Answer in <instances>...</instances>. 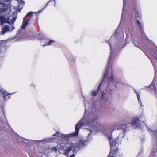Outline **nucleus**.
Returning a JSON list of instances; mask_svg holds the SVG:
<instances>
[{
    "mask_svg": "<svg viewBox=\"0 0 157 157\" xmlns=\"http://www.w3.org/2000/svg\"><path fill=\"white\" fill-rule=\"evenodd\" d=\"M140 37L143 40H148L144 31L140 32Z\"/></svg>",
    "mask_w": 157,
    "mask_h": 157,
    "instance_id": "1a4fd4ad",
    "label": "nucleus"
},
{
    "mask_svg": "<svg viewBox=\"0 0 157 157\" xmlns=\"http://www.w3.org/2000/svg\"><path fill=\"white\" fill-rule=\"evenodd\" d=\"M25 17L23 19V21L22 24L21 26V27L22 29H25L28 25L29 21V20L26 21H25Z\"/></svg>",
    "mask_w": 157,
    "mask_h": 157,
    "instance_id": "f8f14e48",
    "label": "nucleus"
},
{
    "mask_svg": "<svg viewBox=\"0 0 157 157\" xmlns=\"http://www.w3.org/2000/svg\"><path fill=\"white\" fill-rule=\"evenodd\" d=\"M150 87L151 90H153L155 93L157 94V85L156 86L153 82L150 85Z\"/></svg>",
    "mask_w": 157,
    "mask_h": 157,
    "instance_id": "9d476101",
    "label": "nucleus"
},
{
    "mask_svg": "<svg viewBox=\"0 0 157 157\" xmlns=\"http://www.w3.org/2000/svg\"><path fill=\"white\" fill-rule=\"evenodd\" d=\"M19 40L18 39H16V40L15 41V42H18L20 40Z\"/></svg>",
    "mask_w": 157,
    "mask_h": 157,
    "instance_id": "393cba45",
    "label": "nucleus"
},
{
    "mask_svg": "<svg viewBox=\"0 0 157 157\" xmlns=\"http://www.w3.org/2000/svg\"><path fill=\"white\" fill-rule=\"evenodd\" d=\"M110 46L111 52L109 56L107 64L106 67V70L105 72L103 74V78L101 82L98 86L97 90H94L91 91L90 94L93 96H95L99 91L101 86L105 82V79L107 77V84L106 86V93L111 95L113 93L112 86V83L115 82V80L113 78V71L111 67L110 66V64L111 61L114 58V50L115 47V44L114 43L110 44L108 42Z\"/></svg>",
    "mask_w": 157,
    "mask_h": 157,
    "instance_id": "f03ea898",
    "label": "nucleus"
},
{
    "mask_svg": "<svg viewBox=\"0 0 157 157\" xmlns=\"http://www.w3.org/2000/svg\"><path fill=\"white\" fill-rule=\"evenodd\" d=\"M131 124L135 128H139L140 127V123L139 118L137 117H133L131 120Z\"/></svg>",
    "mask_w": 157,
    "mask_h": 157,
    "instance_id": "423d86ee",
    "label": "nucleus"
},
{
    "mask_svg": "<svg viewBox=\"0 0 157 157\" xmlns=\"http://www.w3.org/2000/svg\"><path fill=\"white\" fill-rule=\"evenodd\" d=\"M1 143V145H3L5 144L6 142L4 140H2Z\"/></svg>",
    "mask_w": 157,
    "mask_h": 157,
    "instance_id": "5701e85b",
    "label": "nucleus"
},
{
    "mask_svg": "<svg viewBox=\"0 0 157 157\" xmlns=\"http://www.w3.org/2000/svg\"><path fill=\"white\" fill-rule=\"evenodd\" d=\"M1 122H2V123H3V121H1Z\"/></svg>",
    "mask_w": 157,
    "mask_h": 157,
    "instance_id": "bb28decb",
    "label": "nucleus"
},
{
    "mask_svg": "<svg viewBox=\"0 0 157 157\" xmlns=\"http://www.w3.org/2000/svg\"><path fill=\"white\" fill-rule=\"evenodd\" d=\"M56 41L54 40H51L48 42H46L45 44L43 45V47H44L47 46L52 45Z\"/></svg>",
    "mask_w": 157,
    "mask_h": 157,
    "instance_id": "4468645a",
    "label": "nucleus"
},
{
    "mask_svg": "<svg viewBox=\"0 0 157 157\" xmlns=\"http://www.w3.org/2000/svg\"><path fill=\"white\" fill-rule=\"evenodd\" d=\"M125 0H123V11H124V9H126V5H125Z\"/></svg>",
    "mask_w": 157,
    "mask_h": 157,
    "instance_id": "6ab92c4d",
    "label": "nucleus"
},
{
    "mask_svg": "<svg viewBox=\"0 0 157 157\" xmlns=\"http://www.w3.org/2000/svg\"><path fill=\"white\" fill-rule=\"evenodd\" d=\"M19 3L18 8L21 7V9L23 8V6H21V5H24L25 4V2L22 0H17ZM10 1V0H0V1H4V2H8Z\"/></svg>",
    "mask_w": 157,
    "mask_h": 157,
    "instance_id": "0eeeda50",
    "label": "nucleus"
},
{
    "mask_svg": "<svg viewBox=\"0 0 157 157\" xmlns=\"http://www.w3.org/2000/svg\"><path fill=\"white\" fill-rule=\"evenodd\" d=\"M152 132H153L154 134V136L156 138V139H157V131H151Z\"/></svg>",
    "mask_w": 157,
    "mask_h": 157,
    "instance_id": "aec40b11",
    "label": "nucleus"
},
{
    "mask_svg": "<svg viewBox=\"0 0 157 157\" xmlns=\"http://www.w3.org/2000/svg\"><path fill=\"white\" fill-rule=\"evenodd\" d=\"M70 157H75V155L74 154H72Z\"/></svg>",
    "mask_w": 157,
    "mask_h": 157,
    "instance_id": "a878e982",
    "label": "nucleus"
},
{
    "mask_svg": "<svg viewBox=\"0 0 157 157\" xmlns=\"http://www.w3.org/2000/svg\"><path fill=\"white\" fill-rule=\"evenodd\" d=\"M33 14V12H29L27 13V14H26V16L24 17H25H25H26L30 16H31Z\"/></svg>",
    "mask_w": 157,
    "mask_h": 157,
    "instance_id": "dca6fc26",
    "label": "nucleus"
},
{
    "mask_svg": "<svg viewBox=\"0 0 157 157\" xmlns=\"http://www.w3.org/2000/svg\"><path fill=\"white\" fill-rule=\"evenodd\" d=\"M0 48H1V47L0 46Z\"/></svg>",
    "mask_w": 157,
    "mask_h": 157,
    "instance_id": "cd10ccee",
    "label": "nucleus"
},
{
    "mask_svg": "<svg viewBox=\"0 0 157 157\" xmlns=\"http://www.w3.org/2000/svg\"><path fill=\"white\" fill-rule=\"evenodd\" d=\"M133 44H134V45L135 46L137 47V48H139V46H140L139 44L138 43V42L136 43V42H134L133 41Z\"/></svg>",
    "mask_w": 157,
    "mask_h": 157,
    "instance_id": "a211bd4d",
    "label": "nucleus"
},
{
    "mask_svg": "<svg viewBox=\"0 0 157 157\" xmlns=\"http://www.w3.org/2000/svg\"><path fill=\"white\" fill-rule=\"evenodd\" d=\"M117 29H118V28H117V29H116V31H115V32H114V33H113V36H112V37H113V36H116L117 35Z\"/></svg>",
    "mask_w": 157,
    "mask_h": 157,
    "instance_id": "412c9836",
    "label": "nucleus"
},
{
    "mask_svg": "<svg viewBox=\"0 0 157 157\" xmlns=\"http://www.w3.org/2000/svg\"><path fill=\"white\" fill-rule=\"evenodd\" d=\"M136 16L138 17H140L141 16V15L140 12H136Z\"/></svg>",
    "mask_w": 157,
    "mask_h": 157,
    "instance_id": "f3484780",
    "label": "nucleus"
},
{
    "mask_svg": "<svg viewBox=\"0 0 157 157\" xmlns=\"http://www.w3.org/2000/svg\"><path fill=\"white\" fill-rule=\"evenodd\" d=\"M124 19V18L123 17V13H122V14L121 17V21L122 20H123Z\"/></svg>",
    "mask_w": 157,
    "mask_h": 157,
    "instance_id": "b1692460",
    "label": "nucleus"
},
{
    "mask_svg": "<svg viewBox=\"0 0 157 157\" xmlns=\"http://www.w3.org/2000/svg\"><path fill=\"white\" fill-rule=\"evenodd\" d=\"M8 5L0 1V17L3 16L6 18L9 17L17 16V13L16 12L11 13L8 10Z\"/></svg>",
    "mask_w": 157,
    "mask_h": 157,
    "instance_id": "20e7f679",
    "label": "nucleus"
},
{
    "mask_svg": "<svg viewBox=\"0 0 157 157\" xmlns=\"http://www.w3.org/2000/svg\"><path fill=\"white\" fill-rule=\"evenodd\" d=\"M137 23L140 32L144 31V30L143 24L139 21L138 20H137Z\"/></svg>",
    "mask_w": 157,
    "mask_h": 157,
    "instance_id": "9b49d317",
    "label": "nucleus"
},
{
    "mask_svg": "<svg viewBox=\"0 0 157 157\" xmlns=\"http://www.w3.org/2000/svg\"><path fill=\"white\" fill-rule=\"evenodd\" d=\"M83 99L85 113L83 118L75 125V132L66 135L58 132L54 134L52 136L59 138L60 140L58 142L59 145L52 149V151L56 152L57 149L59 151L63 150V154L67 156L72 149L75 152L87 145L91 136L95 134L98 131H102V130L97 127L99 116L97 113L95 104L93 103L92 105L90 104L88 106L89 103L86 98L84 97Z\"/></svg>",
    "mask_w": 157,
    "mask_h": 157,
    "instance_id": "f257e3e1",
    "label": "nucleus"
},
{
    "mask_svg": "<svg viewBox=\"0 0 157 157\" xmlns=\"http://www.w3.org/2000/svg\"><path fill=\"white\" fill-rule=\"evenodd\" d=\"M17 18V16L9 17L6 18L3 16H1L0 17V24L1 25H2L4 23H7L10 25V28L9 26L6 25L3 28L2 31V34H4L6 33L9 31L12 32L14 29H15L14 26V22Z\"/></svg>",
    "mask_w": 157,
    "mask_h": 157,
    "instance_id": "7ed1b4c3",
    "label": "nucleus"
},
{
    "mask_svg": "<svg viewBox=\"0 0 157 157\" xmlns=\"http://www.w3.org/2000/svg\"><path fill=\"white\" fill-rule=\"evenodd\" d=\"M0 90L5 97H6L7 96L13 94L14 93H8V92L6 91V90L4 89H1Z\"/></svg>",
    "mask_w": 157,
    "mask_h": 157,
    "instance_id": "ddd939ff",
    "label": "nucleus"
},
{
    "mask_svg": "<svg viewBox=\"0 0 157 157\" xmlns=\"http://www.w3.org/2000/svg\"><path fill=\"white\" fill-rule=\"evenodd\" d=\"M134 91L137 95L138 102L140 103V107H141L143 105L140 99V92L139 90H137L135 89H134Z\"/></svg>",
    "mask_w": 157,
    "mask_h": 157,
    "instance_id": "6e6552de",
    "label": "nucleus"
},
{
    "mask_svg": "<svg viewBox=\"0 0 157 157\" xmlns=\"http://www.w3.org/2000/svg\"><path fill=\"white\" fill-rule=\"evenodd\" d=\"M16 138L19 142H22L24 144L31 143L32 142L44 144L52 142L55 140L54 138H45L41 140H32L29 139H25L18 135L16 136Z\"/></svg>",
    "mask_w": 157,
    "mask_h": 157,
    "instance_id": "39448f33",
    "label": "nucleus"
},
{
    "mask_svg": "<svg viewBox=\"0 0 157 157\" xmlns=\"http://www.w3.org/2000/svg\"><path fill=\"white\" fill-rule=\"evenodd\" d=\"M101 92V99L102 100H106V99L105 98V94L104 92Z\"/></svg>",
    "mask_w": 157,
    "mask_h": 157,
    "instance_id": "2eb2a0df",
    "label": "nucleus"
},
{
    "mask_svg": "<svg viewBox=\"0 0 157 157\" xmlns=\"http://www.w3.org/2000/svg\"><path fill=\"white\" fill-rule=\"evenodd\" d=\"M157 145H155L154 144V147H153V150H154V151H157V147H156Z\"/></svg>",
    "mask_w": 157,
    "mask_h": 157,
    "instance_id": "4be33fe9",
    "label": "nucleus"
}]
</instances>
